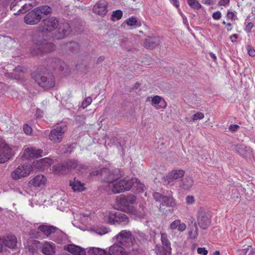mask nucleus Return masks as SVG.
<instances>
[{"mask_svg":"<svg viewBox=\"0 0 255 255\" xmlns=\"http://www.w3.org/2000/svg\"><path fill=\"white\" fill-rule=\"evenodd\" d=\"M70 32L71 28L68 23L59 24L56 17L51 16L44 19L42 25L36 27L32 34H37L39 36H47L53 39H61Z\"/></svg>","mask_w":255,"mask_h":255,"instance_id":"obj_1","label":"nucleus"},{"mask_svg":"<svg viewBox=\"0 0 255 255\" xmlns=\"http://www.w3.org/2000/svg\"><path fill=\"white\" fill-rule=\"evenodd\" d=\"M31 40L34 45L29 48V52L32 56L50 53L56 48L53 43L46 42L44 36H39L37 34L31 35Z\"/></svg>","mask_w":255,"mask_h":255,"instance_id":"obj_2","label":"nucleus"},{"mask_svg":"<svg viewBox=\"0 0 255 255\" xmlns=\"http://www.w3.org/2000/svg\"><path fill=\"white\" fill-rule=\"evenodd\" d=\"M117 243L128 249L133 254L139 253V246L136 243L130 231L122 230L116 236Z\"/></svg>","mask_w":255,"mask_h":255,"instance_id":"obj_3","label":"nucleus"},{"mask_svg":"<svg viewBox=\"0 0 255 255\" xmlns=\"http://www.w3.org/2000/svg\"><path fill=\"white\" fill-rule=\"evenodd\" d=\"M105 222L114 225L126 226L129 223V218L121 212H106L103 214Z\"/></svg>","mask_w":255,"mask_h":255,"instance_id":"obj_4","label":"nucleus"},{"mask_svg":"<svg viewBox=\"0 0 255 255\" xmlns=\"http://www.w3.org/2000/svg\"><path fill=\"white\" fill-rule=\"evenodd\" d=\"M136 197L133 194L121 195L117 199V202L121 211L129 213L131 212L133 205L135 203Z\"/></svg>","mask_w":255,"mask_h":255,"instance_id":"obj_5","label":"nucleus"},{"mask_svg":"<svg viewBox=\"0 0 255 255\" xmlns=\"http://www.w3.org/2000/svg\"><path fill=\"white\" fill-rule=\"evenodd\" d=\"M33 78L39 86L44 88H51L55 86V79L53 75L46 73H33Z\"/></svg>","mask_w":255,"mask_h":255,"instance_id":"obj_6","label":"nucleus"},{"mask_svg":"<svg viewBox=\"0 0 255 255\" xmlns=\"http://www.w3.org/2000/svg\"><path fill=\"white\" fill-rule=\"evenodd\" d=\"M67 130V127L65 123H58L51 130L49 135V139L54 143H59L62 141L64 134Z\"/></svg>","mask_w":255,"mask_h":255,"instance_id":"obj_7","label":"nucleus"},{"mask_svg":"<svg viewBox=\"0 0 255 255\" xmlns=\"http://www.w3.org/2000/svg\"><path fill=\"white\" fill-rule=\"evenodd\" d=\"M185 174V172L182 169H174L169 172L163 178L164 184L168 186H176V183L179 184V179H181Z\"/></svg>","mask_w":255,"mask_h":255,"instance_id":"obj_8","label":"nucleus"},{"mask_svg":"<svg viewBox=\"0 0 255 255\" xmlns=\"http://www.w3.org/2000/svg\"><path fill=\"white\" fill-rule=\"evenodd\" d=\"M83 168L84 166L76 160L70 159L66 162L57 165L55 166V170L57 173L66 174L69 169H77L80 171Z\"/></svg>","mask_w":255,"mask_h":255,"instance_id":"obj_9","label":"nucleus"},{"mask_svg":"<svg viewBox=\"0 0 255 255\" xmlns=\"http://www.w3.org/2000/svg\"><path fill=\"white\" fill-rule=\"evenodd\" d=\"M134 180L124 179L112 184V191L115 194L128 191L132 187Z\"/></svg>","mask_w":255,"mask_h":255,"instance_id":"obj_10","label":"nucleus"},{"mask_svg":"<svg viewBox=\"0 0 255 255\" xmlns=\"http://www.w3.org/2000/svg\"><path fill=\"white\" fill-rule=\"evenodd\" d=\"M13 155L11 147L4 141H0V163L5 162Z\"/></svg>","mask_w":255,"mask_h":255,"instance_id":"obj_11","label":"nucleus"},{"mask_svg":"<svg viewBox=\"0 0 255 255\" xmlns=\"http://www.w3.org/2000/svg\"><path fill=\"white\" fill-rule=\"evenodd\" d=\"M31 167L28 164L21 165L11 173V177L14 180H17L27 176L30 173Z\"/></svg>","mask_w":255,"mask_h":255,"instance_id":"obj_12","label":"nucleus"},{"mask_svg":"<svg viewBox=\"0 0 255 255\" xmlns=\"http://www.w3.org/2000/svg\"><path fill=\"white\" fill-rule=\"evenodd\" d=\"M197 222L202 229H207L211 225V217L202 208H201L197 215Z\"/></svg>","mask_w":255,"mask_h":255,"instance_id":"obj_13","label":"nucleus"},{"mask_svg":"<svg viewBox=\"0 0 255 255\" xmlns=\"http://www.w3.org/2000/svg\"><path fill=\"white\" fill-rule=\"evenodd\" d=\"M96 172L97 175L99 174L103 175L104 173L108 174L105 178L104 180L106 182L110 184H113L120 178V175L118 174L119 172V169H115L113 171H110L108 168H103L100 171H97Z\"/></svg>","mask_w":255,"mask_h":255,"instance_id":"obj_14","label":"nucleus"},{"mask_svg":"<svg viewBox=\"0 0 255 255\" xmlns=\"http://www.w3.org/2000/svg\"><path fill=\"white\" fill-rule=\"evenodd\" d=\"M41 19V15H39L35 8L26 14L24 17V21L28 25H35L38 23Z\"/></svg>","mask_w":255,"mask_h":255,"instance_id":"obj_15","label":"nucleus"},{"mask_svg":"<svg viewBox=\"0 0 255 255\" xmlns=\"http://www.w3.org/2000/svg\"><path fill=\"white\" fill-rule=\"evenodd\" d=\"M45 155V154H43V151L42 149H37L34 147H30L25 149L23 155L25 158L29 159L33 157H42Z\"/></svg>","mask_w":255,"mask_h":255,"instance_id":"obj_16","label":"nucleus"},{"mask_svg":"<svg viewBox=\"0 0 255 255\" xmlns=\"http://www.w3.org/2000/svg\"><path fill=\"white\" fill-rule=\"evenodd\" d=\"M151 99V105L156 109H164L167 106V103L164 99L161 96L156 95L153 97H148L146 101H149Z\"/></svg>","mask_w":255,"mask_h":255,"instance_id":"obj_17","label":"nucleus"},{"mask_svg":"<svg viewBox=\"0 0 255 255\" xmlns=\"http://www.w3.org/2000/svg\"><path fill=\"white\" fill-rule=\"evenodd\" d=\"M186 229V225L185 223L181 222L180 219H176L173 221L170 225L168 230L170 234H175V230L177 229L179 232H183Z\"/></svg>","mask_w":255,"mask_h":255,"instance_id":"obj_18","label":"nucleus"},{"mask_svg":"<svg viewBox=\"0 0 255 255\" xmlns=\"http://www.w3.org/2000/svg\"><path fill=\"white\" fill-rule=\"evenodd\" d=\"M41 252L45 255H54L56 253V246L52 242L45 241L41 247Z\"/></svg>","mask_w":255,"mask_h":255,"instance_id":"obj_19","label":"nucleus"},{"mask_svg":"<svg viewBox=\"0 0 255 255\" xmlns=\"http://www.w3.org/2000/svg\"><path fill=\"white\" fill-rule=\"evenodd\" d=\"M108 253H110L111 255H128V252L126 251L124 246L117 243L110 247Z\"/></svg>","mask_w":255,"mask_h":255,"instance_id":"obj_20","label":"nucleus"},{"mask_svg":"<svg viewBox=\"0 0 255 255\" xmlns=\"http://www.w3.org/2000/svg\"><path fill=\"white\" fill-rule=\"evenodd\" d=\"M160 42L159 37L149 36L145 39L144 46L146 48L153 49L158 46Z\"/></svg>","mask_w":255,"mask_h":255,"instance_id":"obj_21","label":"nucleus"},{"mask_svg":"<svg viewBox=\"0 0 255 255\" xmlns=\"http://www.w3.org/2000/svg\"><path fill=\"white\" fill-rule=\"evenodd\" d=\"M93 9L94 13L101 16H104L108 12L107 4L104 1H100L96 3Z\"/></svg>","mask_w":255,"mask_h":255,"instance_id":"obj_22","label":"nucleus"},{"mask_svg":"<svg viewBox=\"0 0 255 255\" xmlns=\"http://www.w3.org/2000/svg\"><path fill=\"white\" fill-rule=\"evenodd\" d=\"M56 227L51 225H42L39 226L38 229L50 240L53 236L56 229Z\"/></svg>","mask_w":255,"mask_h":255,"instance_id":"obj_23","label":"nucleus"},{"mask_svg":"<svg viewBox=\"0 0 255 255\" xmlns=\"http://www.w3.org/2000/svg\"><path fill=\"white\" fill-rule=\"evenodd\" d=\"M64 249L73 255H85L86 254L83 248L73 244L65 246Z\"/></svg>","mask_w":255,"mask_h":255,"instance_id":"obj_24","label":"nucleus"},{"mask_svg":"<svg viewBox=\"0 0 255 255\" xmlns=\"http://www.w3.org/2000/svg\"><path fill=\"white\" fill-rule=\"evenodd\" d=\"M2 242L4 243L5 247H7L9 249H14L17 244V239L15 236L9 235L1 238Z\"/></svg>","mask_w":255,"mask_h":255,"instance_id":"obj_25","label":"nucleus"},{"mask_svg":"<svg viewBox=\"0 0 255 255\" xmlns=\"http://www.w3.org/2000/svg\"><path fill=\"white\" fill-rule=\"evenodd\" d=\"M51 240L58 244H62L66 240V236L62 231L57 228Z\"/></svg>","mask_w":255,"mask_h":255,"instance_id":"obj_26","label":"nucleus"},{"mask_svg":"<svg viewBox=\"0 0 255 255\" xmlns=\"http://www.w3.org/2000/svg\"><path fill=\"white\" fill-rule=\"evenodd\" d=\"M171 248H166L160 244H157L153 249L156 255H171Z\"/></svg>","mask_w":255,"mask_h":255,"instance_id":"obj_27","label":"nucleus"},{"mask_svg":"<svg viewBox=\"0 0 255 255\" xmlns=\"http://www.w3.org/2000/svg\"><path fill=\"white\" fill-rule=\"evenodd\" d=\"M70 186L74 191L82 192L86 190L85 184L81 183L75 178L73 181H70Z\"/></svg>","mask_w":255,"mask_h":255,"instance_id":"obj_28","label":"nucleus"},{"mask_svg":"<svg viewBox=\"0 0 255 255\" xmlns=\"http://www.w3.org/2000/svg\"><path fill=\"white\" fill-rule=\"evenodd\" d=\"M129 213L134 215L136 218L141 219L146 216V210L143 205H140L138 209L136 210L133 207L132 211L129 212Z\"/></svg>","mask_w":255,"mask_h":255,"instance_id":"obj_29","label":"nucleus"},{"mask_svg":"<svg viewBox=\"0 0 255 255\" xmlns=\"http://www.w3.org/2000/svg\"><path fill=\"white\" fill-rule=\"evenodd\" d=\"M46 179L43 175L40 174L34 177L30 183L34 187H41L45 184Z\"/></svg>","mask_w":255,"mask_h":255,"instance_id":"obj_30","label":"nucleus"},{"mask_svg":"<svg viewBox=\"0 0 255 255\" xmlns=\"http://www.w3.org/2000/svg\"><path fill=\"white\" fill-rule=\"evenodd\" d=\"M193 180L192 178L187 177L182 181L179 182V186L182 189L188 190L193 185Z\"/></svg>","mask_w":255,"mask_h":255,"instance_id":"obj_31","label":"nucleus"},{"mask_svg":"<svg viewBox=\"0 0 255 255\" xmlns=\"http://www.w3.org/2000/svg\"><path fill=\"white\" fill-rule=\"evenodd\" d=\"M52 163V159L46 157L34 162L33 165L37 168H41L42 166H48Z\"/></svg>","mask_w":255,"mask_h":255,"instance_id":"obj_32","label":"nucleus"},{"mask_svg":"<svg viewBox=\"0 0 255 255\" xmlns=\"http://www.w3.org/2000/svg\"><path fill=\"white\" fill-rule=\"evenodd\" d=\"M66 48L70 52L77 53L79 51L80 47L77 42L71 41L66 44Z\"/></svg>","mask_w":255,"mask_h":255,"instance_id":"obj_33","label":"nucleus"},{"mask_svg":"<svg viewBox=\"0 0 255 255\" xmlns=\"http://www.w3.org/2000/svg\"><path fill=\"white\" fill-rule=\"evenodd\" d=\"M88 253L89 255H111L104 250L94 247L90 248Z\"/></svg>","mask_w":255,"mask_h":255,"instance_id":"obj_34","label":"nucleus"},{"mask_svg":"<svg viewBox=\"0 0 255 255\" xmlns=\"http://www.w3.org/2000/svg\"><path fill=\"white\" fill-rule=\"evenodd\" d=\"M51 66L54 69H59L62 70L64 69L65 64L58 58H54L50 62Z\"/></svg>","mask_w":255,"mask_h":255,"instance_id":"obj_35","label":"nucleus"},{"mask_svg":"<svg viewBox=\"0 0 255 255\" xmlns=\"http://www.w3.org/2000/svg\"><path fill=\"white\" fill-rule=\"evenodd\" d=\"M161 205L167 207H174L176 205L175 199L171 196H164L163 199L161 203Z\"/></svg>","mask_w":255,"mask_h":255,"instance_id":"obj_36","label":"nucleus"},{"mask_svg":"<svg viewBox=\"0 0 255 255\" xmlns=\"http://www.w3.org/2000/svg\"><path fill=\"white\" fill-rule=\"evenodd\" d=\"M42 18L44 15H47L51 12V8L47 5H43L35 8Z\"/></svg>","mask_w":255,"mask_h":255,"instance_id":"obj_37","label":"nucleus"},{"mask_svg":"<svg viewBox=\"0 0 255 255\" xmlns=\"http://www.w3.org/2000/svg\"><path fill=\"white\" fill-rule=\"evenodd\" d=\"M236 151L242 156L246 157L247 156V147L243 144H238L235 146Z\"/></svg>","mask_w":255,"mask_h":255,"instance_id":"obj_38","label":"nucleus"},{"mask_svg":"<svg viewBox=\"0 0 255 255\" xmlns=\"http://www.w3.org/2000/svg\"><path fill=\"white\" fill-rule=\"evenodd\" d=\"M130 180H134L132 187L134 186L136 188V190L138 193L143 192L145 190V187L144 185L141 183L137 178H131Z\"/></svg>","mask_w":255,"mask_h":255,"instance_id":"obj_39","label":"nucleus"},{"mask_svg":"<svg viewBox=\"0 0 255 255\" xmlns=\"http://www.w3.org/2000/svg\"><path fill=\"white\" fill-rule=\"evenodd\" d=\"M161 238L160 241L161 242V245L162 246H165L166 248H171V243L168 240V235L166 233L161 232L160 233Z\"/></svg>","mask_w":255,"mask_h":255,"instance_id":"obj_40","label":"nucleus"},{"mask_svg":"<svg viewBox=\"0 0 255 255\" xmlns=\"http://www.w3.org/2000/svg\"><path fill=\"white\" fill-rule=\"evenodd\" d=\"M188 235L192 239H196L198 235V228L196 222H194V227L189 231Z\"/></svg>","mask_w":255,"mask_h":255,"instance_id":"obj_41","label":"nucleus"},{"mask_svg":"<svg viewBox=\"0 0 255 255\" xmlns=\"http://www.w3.org/2000/svg\"><path fill=\"white\" fill-rule=\"evenodd\" d=\"M188 5L192 8L199 9L202 7V5L197 0H187Z\"/></svg>","mask_w":255,"mask_h":255,"instance_id":"obj_42","label":"nucleus"},{"mask_svg":"<svg viewBox=\"0 0 255 255\" xmlns=\"http://www.w3.org/2000/svg\"><path fill=\"white\" fill-rule=\"evenodd\" d=\"M241 253L244 255H255V249L251 246L242 250Z\"/></svg>","mask_w":255,"mask_h":255,"instance_id":"obj_43","label":"nucleus"},{"mask_svg":"<svg viewBox=\"0 0 255 255\" xmlns=\"http://www.w3.org/2000/svg\"><path fill=\"white\" fill-rule=\"evenodd\" d=\"M126 23L129 26H135V27H138L140 24H138V22L136 18L134 17H131L126 20Z\"/></svg>","mask_w":255,"mask_h":255,"instance_id":"obj_44","label":"nucleus"},{"mask_svg":"<svg viewBox=\"0 0 255 255\" xmlns=\"http://www.w3.org/2000/svg\"><path fill=\"white\" fill-rule=\"evenodd\" d=\"M16 72L23 73V67H20V66H18L15 68V69L14 70V71L12 73H10V74L6 73V74H5V75H6V76H9V75H11L10 77H11V78L13 77L14 79H17V78H18V77H20V76L19 75H18L17 77L16 76H14V75L15 74Z\"/></svg>","mask_w":255,"mask_h":255,"instance_id":"obj_45","label":"nucleus"},{"mask_svg":"<svg viewBox=\"0 0 255 255\" xmlns=\"http://www.w3.org/2000/svg\"><path fill=\"white\" fill-rule=\"evenodd\" d=\"M33 6L31 5L30 3H26L24 4L20 8L17 13H15V14H18L20 13H23L27 11V10H29Z\"/></svg>","mask_w":255,"mask_h":255,"instance_id":"obj_46","label":"nucleus"},{"mask_svg":"<svg viewBox=\"0 0 255 255\" xmlns=\"http://www.w3.org/2000/svg\"><path fill=\"white\" fill-rule=\"evenodd\" d=\"M95 232L100 235L106 234L108 232V230L107 228L104 227H101L95 229Z\"/></svg>","mask_w":255,"mask_h":255,"instance_id":"obj_47","label":"nucleus"},{"mask_svg":"<svg viewBox=\"0 0 255 255\" xmlns=\"http://www.w3.org/2000/svg\"><path fill=\"white\" fill-rule=\"evenodd\" d=\"M123 16V12L120 9H118L113 11L112 15V17L116 18L117 20L120 19Z\"/></svg>","mask_w":255,"mask_h":255,"instance_id":"obj_48","label":"nucleus"},{"mask_svg":"<svg viewBox=\"0 0 255 255\" xmlns=\"http://www.w3.org/2000/svg\"><path fill=\"white\" fill-rule=\"evenodd\" d=\"M92 102V99L90 97H87L82 103V107L83 108H85L87 107L89 105H90Z\"/></svg>","mask_w":255,"mask_h":255,"instance_id":"obj_49","label":"nucleus"},{"mask_svg":"<svg viewBox=\"0 0 255 255\" xmlns=\"http://www.w3.org/2000/svg\"><path fill=\"white\" fill-rule=\"evenodd\" d=\"M153 196L156 201H160L161 203L165 196L162 195L159 193L155 192L153 194Z\"/></svg>","mask_w":255,"mask_h":255,"instance_id":"obj_50","label":"nucleus"},{"mask_svg":"<svg viewBox=\"0 0 255 255\" xmlns=\"http://www.w3.org/2000/svg\"><path fill=\"white\" fill-rule=\"evenodd\" d=\"M23 129L24 133L27 135H30L32 131V129L31 127L27 124L23 125Z\"/></svg>","mask_w":255,"mask_h":255,"instance_id":"obj_51","label":"nucleus"},{"mask_svg":"<svg viewBox=\"0 0 255 255\" xmlns=\"http://www.w3.org/2000/svg\"><path fill=\"white\" fill-rule=\"evenodd\" d=\"M204 117V115L203 113L201 112H198L193 116L192 119L193 121H197L198 120H201L203 119Z\"/></svg>","mask_w":255,"mask_h":255,"instance_id":"obj_52","label":"nucleus"},{"mask_svg":"<svg viewBox=\"0 0 255 255\" xmlns=\"http://www.w3.org/2000/svg\"><path fill=\"white\" fill-rule=\"evenodd\" d=\"M240 128L238 125H231L229 127V130L232 132H236Z\"/></svg>","mask_w":255,"mask_h":255,"instance_id":"obj_53","label":"nucleus"},{"mask_svg":"<svg viewBox=\"0 0 255 255\" xmlns=\"http://www.w3.org/2000/svg\"><path fill=\"white\" fill-rule=\"evenodd\" d=\"M197 251L198 254L201 255H207L208 253V251L205 248H198Z\"/></svg>","mask_w":255,"mask_h":255,"instance_id":"obj_54","label":"nucleus"},{"mask_svg":"<svg viewBox=\"0 0 255 255\" xmlns=\"http://www.w3.org/2000/svg\"><path fill=\"white\" fill-rule=\"evenodd\" d=\"M222 13L220 11H217L214 12L212 14V17L215 20H219L221 18Z\"/></svg>","mask_w":255,"mask_h":255,"instance_id":"obj_55","label":"nucleus"},{"mask_svg":"<svg viewBox=\"0 0 255 255\" xmlns=\"http://www.w3.org/2000/svg\"><path fill=\"white\" fill-rule=\"evenodd\" d=\"M247 50L250 56L254 57L255 56V50L251 46H247Z\"/></svg>","mask_w":255,"mask_h":255,"instance_id":"obj_56","label":"nucleus"},{"mask_svg":"<svg viewBox=\"0 0 255 255\" xmlns=\"http://www.w3.org/2000/svg\"><path fill=\"white\" fill-rule=\"evenodd\" d=\"M185 200L187 204H192L194 202V198L193 196H188Z\"/></svg>","mask_w":255,"mask_h":255,"instance_id":"obj_57","label":"nucleus"},{"mask_svg":"<svg viewBox=\"0 0 255 255\" xmlns=\"http://www.w3.org/2000/svg\"><path fill=\"white\" fill-rule=\"evenodd\" d=\"M236 16V12L228 10L227 14V18L233 20Z\"/></svg>","mask_w":255,"mask_h":255,"instance_id":"obj_58","label":"nucleus"},{"mask_svg":"<svg viewBox=\"0 0 255 255\" xmlns=\"http://www.w3.org/2000/svg\"><path fill=\"white\" fill-rule=\"evenodd\" d=\"M21 0H14L10 5V8L11 10H14V8L15 6H16L18 2L21 1Z\"/></svg>","mask_w":255,"mask_h":255,"instance_id":"obj_59","label":"nucleus"},{"mask_svg":"<svg viewBox=\"0 0 255 255\" xmlns=\"http://www.w3.org/2000/svg\"><path fill=\"white\" fill-rule=\"evenodd\" d=\"M254 26V24L252 22H249L248 23V24L246 25L245 30L246 31L250 32L253 28Z\"/></svg>","mask_w":255,"mask_h":255,"instance_id":"obj_60","label":"nucleus"},{"mask_svg":"<svg viewBox=\"0 0 255 255\" xmlns=\"http://www.w3.org/2000/svg\"><path fill=\"white\" fill-rule=\"evenodd\" d=\"M230 0H220L219 2V5L221 6H225L229 4Z\"/></svg>","mask_w":255,"mask_h":255,"instance_id":"obj_61","label":"nucleus"},{"mask_svg":"<svg viewBox=\"0 0 255 255\" xmlns=\"http://www.w3.org/2000/svg\"><path fill=\"white\" fill-rule=\"evenodd\" d=\"M238 35L237 34H234L230 36V39H231L232 42H235L237 41V39L238 38Z\"/></svg>","mask_w":255,"mask_h":255,"instance_id":"obj_62","label":"nucleus"},{"mask_svg":"<svg viewBox=\"0 0 255 255\" xmlns=\"http://www.w3.org/2000/svg\"><path fill=\"white\" fill-rule=\"evenodd\" d=\"M2 240L0 238V253L3 252L5 250V246L4 245V243L2 242Z\"/></svg>","mask_w":255,"mask_h":255,"instance_id":"obj_63","label":"nucleus"},{"mask_svg":"<svg viewBox=\"0 0 255 255\" xmlns=\"http://www.w3.org/2000/svg\"><path fill=\"white\" fill-rule=\"evenodd\" d=\"M169 1L175 7H178L179 6V2L178 0H169Z\"/></svg>","mask_w":255,"mask_h":255,"instance_id":"obj_64","label":"nucleus"}]
</instances>
